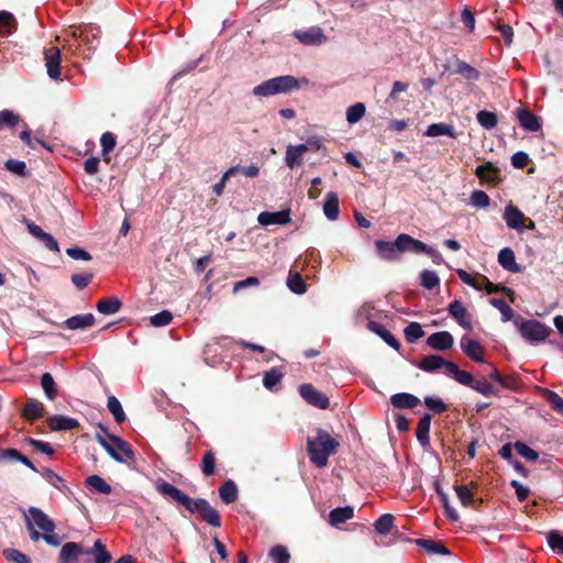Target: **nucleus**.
<instances>
[{
	"instance_id": "nucleus-1",
	"label": "nucleus",
	"mask_w": 563,
	"mask_h": 563,
	"mask_svg": "<svg viewBox=\"0 0 563 563\" xmlns=\"http://www.w3.org/2000/svg\"><path fill=\"white\" fill-rule=\"evenodd\" d=\"M157 492L184 506L191 515L198 514L200 519L211 527L220 528L221 516L205 498L192 499L176 486L162 482L157 485Z\"/></svg>"
},
{
	"instance_id": "nucleus-2",
	"label": "nucleus",
	"mask_w": 563,
	"mask_h": 563,
	"mask_svg": "<svg viewBox=\"0 0 563 563\" xmlns=\"http://www.w3.org/2000/svg\"><path fill=\"white\" fill-rule=\"evenodd\" d=\"M340 442L327 430L317 428L314 435L307 438L306 450L310 463L317 468H324L329 464V457L338 453Z\"/></svg>"
},
{
	"instance_id": "nucleus-3",
	"label": "nucleus",
	"mask_w": 563,
	"mask_h": 563,
	"mask_svg": "<svg viewBox=\"0 0 563 563\" xmlns=\"http://www.w3.org/2000/svg\"><path fill=\"white\" fill-rule=\"evenodd\" d=\"M99 429L110 442L99 434L97 435V441L114 461L123 463L128 460H134L135 454L129 442L118 435L109 433L108 428L101 423H99Z\"/></svg>"
},
{
	"instance_id": "nucleus-4",
	"label": "nucleus",
	"mask_w": 563,
	"mask_h": 563,
	"mask_svg": "<svg viewBox=\"0 0 563 563\" xmlns=\"http://www.w3.org/2000/svg\"><path fill=\"white\" fill-rule=\"evenodd\" d=\"M298 81L292 76H279L257 85L253 89L255 96H273L280 92H289L297 88Z\"/></svg>"
},
{
	"instance_id": "nucleus-5",
	"label": "nucleus",
	"mask_w": 563,
	"mask_h": 563,
	"mask_svg": "<svg viewBox=\"0 0 563 563\" xmlns=\"http://www.w3.org/2000/svg\"><path fill=\"white\" fill-rule=\"evenodd\" d=\"M516 324L521 336L532 344L545 341L552 332L550 327L533 319L521 322L516 321Z\"/></svg>"
},
{
	"instance_id": "nucleus-6",
	"label": "nucleus",
	"mask_w": 563,
	"mask_h": 563,
	"mask_svg": "<svg viewBox=\"0 0 563 563\" xmlns=\"http://www.w3.org/2000/svg\"><path fill=\"white\" fill-rule=\"evenodd\" d=\"M298 390L301 398L309 405L323 410L330 408L329 397L316 389L313 385L302 384L299 386Z\"/></svg>"
},
{
	"instance_id": "nucleus-7",
	"label": "nucleus",
	"mask_w": 563,
	"mask_h": 563,
	"mask_svg": "<svg viewBox=\"0 0 563 563\" xmlns=\"http://www.w3.org/2000/svg\"><path fill=\"white\" fill-rule=\"evenodd\" d=\"M460 384L471 387L473 390L484 395L490 396L497 391L493 385L487 382L485 377H474L471 373L460 369Z\"/></svg>"
},
{
	"instance_id": "nucleus-8",
	"label": "nucleus",
	"mask_w": 563,
	"mask_h": 563,
	"mask_svg": "<svg viewBox=\"0 0 563 563\" xmlns=\"http://www.w3.org/2000/svg\"><path fill=\"white\" fill-rule=\"evenodd\" d=\"M292 35L303 45L320 46L327 43L328 37L320 26L296 30Z\"/></svg>"
},
{
	"instance_id": "nucleus-9",
	"label": "nucleus",
	"mask_w": 563,
	"mask_h": 563,
	"mask_svg": "<svg viewBox=\"0 0 563 563\" xmlns=\"http://www.w3.org/2000/svg\"><path fill=\"white\" fill-rule=\"evenodd\" d=\"M399 235L394 242H387L383 240L375 241L376 253L379 258L388 262H395L400 258V254L404 253L402 249L399 247Z\"/></svg>"
},
{
	"instance_id": "nucleus-10",
	"label": "nucleus",
	"mask_w": 563,
	"mask_h": 563,
	"mask_svg": "<svg viewBox=\"0 0 563 563\" xmlns=\"http://www.w3.org/2000/svg\"><path fill=\"white\" fill-rule=\"evenodd\" d=\"M290 209H285L276 212L263 211L258 214L257 221L261 225L267 227L272 224L286 225L291 222Z\"/></svg>"
},
{
	"instance_id": "nucleus-11",
	"label": "nucleus",
	"mask_w": 563,
	"mask_h": 563,
	"mask_svg": "<svg viewBox=\"0 0 563 563\" xmlns=\"http://www.w3.org/2000/svg\"><path fill=\"white\" fill-rule=\"evenodd\" d=\"M91 551L85 550L81 543L66 542L59 551V563H73L79 555H90Z\"/></svg>"
},
{
	"instance_id": "nucleus-12",
	"label": "nucleus",
	"mask_w": 563,
	"mask_h": 563,
	"mask_svg": "<svg viewBox=\"0 0 563 563\" xmlns=\"http://www.w3.org/2000/svg\"><path fill=\"white\" fill-rule=\"evenodd\" d=\"M460 346L464 351V353L473 361L479 362V363H482L484 361V358H483L484 347L478 341H475V340L464 335L460 340Z\"/></svg>"
},
{
	"instance_id": "nucleus-13",
	"label": "nucleus",
	"mask_w": 563,
	"mask_h": 563,
	"mask_svg": "<svg viewBox=\"0 0 563 563\" xmlns=\"http://www.w3.org/2000/svg\"><path fill=\"white\" fill-rule=\"evenodd\" d=\"M309 151L308 144L288 145L286 148L285 162L286 165L294 169L302 163V156Z\"/></svg>"
},
{
	"instance_id": "nucleus-14",
	"label": "nucleus",
	"mask_w": 563,
	"mask_h": 563,
	"mask_svg": "<svg viewBox=\"0 0 563 563\" xmlns=\"http://www.w3.org/2000/svg\"><path fill=\"white\" fill-rule=\"evenodd\" d=\"M29 514L30 518H27V520H31L33 526H36L44 532H53L55 530L54 522L41 509L30 507Z\"/></svg>"
},
{
	"instance_id": "nucleus-15",
	"label": "nucleus",
	"mask_w": 563,
	"mask_h": 563,
	"mask_svg": "<svg viewBox=\"0 0 563 563\" xmlns=\"http://www.w3.org/2000/svg\"><path fill=\"white\" fill-rule=\"evenodd\" d=\"M427 343L433 350L445 351L453 345L454 339L450 332L440 331L429 335Z\"/></svg>"
},
{
	"instance_id": "nucleus-16",
	"label": "nucleus",
	"mask_w": 563,
	"mask_h": 563,
	"mask_svg": "<svg viewBox=\"0 0 563 563\" xmlns=\"http://www.w3.org/2000/svg\"><path fill=\"white\" fill-rule=\"evenodd\" d=\"M47 424L52 431H64L78 429L80 423L77 419L56 415L47 419Z\"/></svg>"
},
{
	"instance_id": "nucleus-17",
	"label": "nucleus",
	"mask_w": 563,
	"mask_h": 563,
	"mask_svg": "<svg viewBox=\"0 0 563 563\" xmlns=\"http://www.w3.org/2000/svg\"><path fill=\"white\" fill-rule=\"evenodd\" d=\"M525 214L518 208L509 203L504 211V220L510 229L523 230Z\"/></svg>"
},
{
	"instance_id": "nucleus-18",
	"label": "nucleus",
	"mask_w": 563,
	"mask_h": 563,
	"mask_svg": "<svg viewBox=\"0 0 563 563\" xmlns=\"http://www.w3.org/2000/svg\"><path fill=\"white\" fill-rule=\"evenodd\" d=\"M398 245H399V247L402 249L404 253L410 252L413 254H420V253H426V251L428 250L427 244H424L423 242H421L419 240L413 239L412 236H410L409 234H406V233L399 234V244Z\"/></svg>"
},
{
	"instance_id": "nucleus-19",
	"label": "nucleus",
	"mask_w": 563,
	"mask_h": 563,
	"mask_svg": "<svg viewBox=\"0 0 563 563\" xmlns=\"http://www.w3.org/2000/svg\"><path fill=\"white\" fill-rule=\"evenodd\" d=\"M95 317L92 313L76 314L64 321V325L69 330L88 329L95 324Z\"/></svg>"
},
{
	"instance_id": "nucleus-20",
	"label": "nucleus",
	"mask_w": 563,
	"mask_h": 563,
	"mask_svg": "<svg viewBox=\"0 0 563 563\" xmlns=\"http://www.w3.org/2000/svg\"><path fill=\"white\" fill-rule=\"evenodd\" d=\"M393 407L398 409H411L420 404V399L408 393H398L390 397Z\"/></svg>"
},
{
	"instance_id": "nucleus-21",
	"label": "nucleus",
	"mask_w": 563,
	"mask_h": 563,
	"mask_svg": "<svg viewBox=\"0 0 563 563\" xmlns=\"http://www.w3.org/2000/svg\"><path fill=\"white\" fill-rule=\"evenodd\" d=\"M517 117H518V121H519L520 125L525 130L530 131V132H537L541 129L540 118L537 117L536 114H533L532 112L525 110V109H520L518 111Z\"/></svg>"
},
{
	"instance_id": "nucleus-22",
	"label": "nucleus",
	"mask_w": 563,
	"mask_h": 563,
	"mask_svg": "<svg viewBox=\"0 0 563 563\" xmlns=\"http://www.w3.org/2000/svg\"><path fill=\"white\" fill-rule=\"evenodd\" d=\"M45 407L37 399H29L22 410V417L26 420L34 421L44 416Z\"/></svg>"
},
{
	"instance_id": "nucleus-23",
	"label": "nucleus",
	"mask_w": 563,
	"mask_h": 563,
	"mask_svg": "<svg viewBox=\"0 0 563 563\" xmlns=\"http://www.w3.org/2000/svg\"><path fill=\"white\" fill-rule=\"evenodd\" d=\"M498 263L499 265L511 273H519L520 266L516 262L515 253L509 247H504L498 253Z\"/></svg>"
},
{
	"instance_id": "nucleus-24",
	"label": "nucleus",
	"mask_w": 563,
	"mask_h": 563,
	"mask_svg": "<svg viewBox=\"0 0 563 563\" xmlns=\"http://www.w3.org/2000/svg\"><path fill=\"white\" fill-rule=\"evenodd\" d=\"M354 517V508L351 506L336 507L329 514V523L333 527H338L341 523Z\"/></svg>"
},
{
	"instance_id": "nucleus-25",
	"label": "nucleus",
	"mask_w": 563,
	"mask_h": 563,
	"mask_svg": "<svg viewBox=\"0 0 563 563\" xmlns=\"http://www.w3.org/2000/svg\"><path fill=\"white\" fill-rule=\"evenodd\" d=\"M368 329L376 333L379 338H382L389 346L395 349L396 351H399L400 343L398 340L391 334L390 331H388L383 324L369 321L368 322Z\"/></svg>"
},
{
	"instance_id": "nucleus-26",
	"label": "nucleus",
	"mask_w": 563,
	"mask_h": 563,
	"mask_svg": "<svg viewBox=\"0 0 563 563\" xmlns=\"http://www.w3.org/2000/svg\"><path fill=\"white\" fill-rule=\"evenodd\" d=\"M431 426V416L429 413L423 415L417 426L416 437L422 446H427L430 443L429 432Z\"/></svg>"
},
{
	"instance_id": "nucleus-27",
	"label": "nucleus",
	"mask_w": 563,
	"mask_h": 563,
	"mask_svg": "<svg viewBox=\"0 0 563 563\" xmlns=\"http://www.w3.org/2000/svg\"><path fill=\"white\" fill-rule=\"evenodd\" d=\"M323 212L324 216L331 221H335L339 218V198L335 192L330 191L325 195Z\"/></svg>"
},
{
	"instance_id": "nucleus-28",
	"label": "nucleus",
	"mask_w": 563,
	"mask_h": 563,
	"mask_svg": "<svg viewBox=\"0 0 563 563\" xmlns=\"http://www.w3.org/2000/svg\"><path fill=\"white\" fill-rule=\"evenodd\" d=\"M416 544L429 554H450L451 552L442 542L431 539H417Z\"/></svg>"
},
{
	"instance_id": "nucleus-29",
	"label": "nucleus",
	"mask_w": 563,
	"mask_h": 563,
	"mask_svg": "<svg viewBox=\"0 0 563 563\" xmlns=\"http://www.w3.org/2000/svg\"><path fill=\"white\" fill-rule=\"evenodd\" d=\"M499 168L492 163L479 165L475 169L476 176L483 181L496 183L498 180Z\"/></svg>"
},
{
	"instance_id": "nucleus-30",
	"label": "nucleus",
	"mask_w": 563,
	"mask_h": 563,
	"mask_svg": "<svg viewBox=\"0 0 563 563\" xmlns=\"http://www.w3.org/2000/svg\"><path fill=\"white\" fill-rule=\"evenodd\" d=\"M97 310L102 314H113L122 307V301L118 297H106L97 302Z\"/></svg>"
},
{
	"instance_id": "nucleus-31",
	"label": "nucleus",
	"mask_w": 563,
	"mask_h": 563,
	"mask_svg": "<svg viewBox=\"0 0 563 563\" xmlns=\"http://www.w3.org/2000/svg\"><path fill=\"white\" fill-rule=\"evenodd\" d=\"M445 360L440 355H427L416 366L423 372H435L443 367Z\"/></svg>"
},
{
	"instance_id": "nucleus-32",
	"label": "nucleus",
	"mask_w": 563,
	"mask_h": 563,
	"mask_svg": "<svg viewBox=\"0 0 563 563\" xmlns=\"http://www.w3.org/2000/svg\"><path fill=\"white\" fill-rule=\"evenodd\" d=\"M46 70H60V51L57 46H49L44 49Z\"/></svg>"
},
{
	"instance_id": "nucleus-33",
	"label": "nucleus",
	"mask_w": 563,
	"mask_h": 563,
	"mask_svg": "<svg viewBox=\"0 0 563 563\" xmlns=\"http://www.w3.org/2000/svg\"><path fill=\"white\" fill-rule=\"evenodd\" d=\"M219 496L225 504H232L238 499V486L232 479H228L219 487Z\"/></svg>"
},
{
	"instance_id": "nucleus-34",
	"label": "nucleus",
	"mask_w": 563,
	"mask_h": 563,
	"mask_svg": "<svg viewBox=\"0 0 563 563\" xmlns=\"http://www.w3.org/2000/svg\"><path fill=\"white\" fill-rule=\"evenodd\" d=\"M86 486L97 493L109 495L112 487L99 475H91L86 478Z\"/></svg>"
},
{
	"instance_id": "nucleus-35",
	"label": "nucleus",
	"mask_w": 563,
	"mask_h": 563,
	"mask_svg": "<svg viewBox=\"0 0 563 563\" xmlns=\"http://www.w3.org/2000/svg\"><path fill=\"white\" fill-rule=\"evenodd\" d=\"M434 488H435V492L438 494V496L440 497V500L442 503V506L444 508V511H445V515L452 520V521H455L457 520V512L455 511V509L450 505V501H449V496L448 494L444 492L441 483L439 481H435L434 482Z\"/></svg>"
},
{
	"instance_id": "nucleus-36",
	"label": "nucleus",
	"mask_w": 563,
	"mask_h": 563,
	"mask_svg": "<svg viewBox=\"0 0 563 563\" xmlns=\"http://www.w3.org/2000/svg\"><path fill=\"white\" fill-rule=\"evenodd\" d=\"M87 551H91L90 554L93 555L96 563H110L112 561L111 553L107 550L101 540H96L92 549H88Z\"/></svg>"
},
{
	"instance_id": "nucleus-37",
	"label": "nucleus",
	"mask_w": 563,
	"mask_h": 563,
	"mask_svg": "<svg viewBox=\"0 0 563 563\" xmlns=\"http://www.w3.org/2000/svg\"><path fill=\"white\" fill-rule=\"evenodd\" d=\"M216 453L212 450H208L203 453L200 468L205 477H210L216 473Z\"/></svg>"
},
{
	"instance_id": "nucleus-38",
	"label": "nucleus",
	"mask_w": 563,
	"mask_h": 563,
	"mask_svg": "<svg viewBox=\"0 0 563 563\" xmlns=\"http://www.w3.org/2000/svg\"><path fill=\"white\" fill-rule=\"evenodd\" d=\"M41 386L47 399L54 400L57 397V386L51 373L41 376Z\"/></svg>"
},
{
	"instance_id": "nucleus-39",
	"label": "nucleus",
	"mask_w": 563,
	"mask_h": 563,
	"mask_svg": "<svg viewBox=\"0 0 563 563\" xmlns=\"http://www.w3.org/2000/svg\"><path fill=\"white\" fill-rule=\"evenodd\" d=\"M109 411L112 413L117 423H122L125 421L126 416L122 408L120 400L115 396H109L107 402Z\"/></svg>"
},
{
	"instance_id": "nucleus-40",
	"label": "nucleus",
	"mask_w": 563,
	"mask_h": 563,
	"mask_svg": "<svg viewBox=\"0 0 563 563\" xmlns=\"http://www.w3.org/2000/svg\"><path fill=\"white\" fill-rule=\"evenodd\" d=\"M284 373L278 367H272L263 375V385L266 389L272 390L277 384L280 383Z\"/></svg>"
},
{
	"instance_id": "nucleus-41",
	"label": "nucleus",
	"mask_w": 563,
	"mask_h": 563,
	"mask_svg": "<svg viewBox=\"0 0 563 563\" xmlns=\"http://www.w3.org/2000/svg\"><path fill=\"white\" fill-rule=\"evenodd\" d=\"M287 286L292 292L298 295H301L307 290V285L298 272L290 271L287 279Z\"/></svg>"
},
{
	"instance_id": "nucleus-42",
	"label": "nucleus",
	"mask_w": 563,
	"mask_h": 563,
	"mask_svg": "<svg viewBox=\"0 0 563 563\" xmlns=\"http://www.w3.org/2000/svg\"><path fill=\"white\" fill-rule=\"evenodd\" d=\"M18 26L14 15L8 11H0V34H10Z\"/></svg>"
},
{
	"instance_id": "nucleus-43",
	"label": "nucleus",
	"mask_w": 563,
	"mask_h": 563,
	"mask_svg": "<svg viewBox=\"0 0 563 563\" xmlns=\"http://www.w3.org/2000/svg\"><path fill=\"white\" fill-rule=\"evenodd\" d=\"M394 516L390 514L382 515L374 523L375 531L378 534H387L394 527Z\"/></svg>"
},
{
	"instance_id": "nucleus-44",
	"label": "nucleus",
	"mask_w": 563,
	"mask_h": 563,
	"mask_svg": "<svg viewBox=\"0 0 563 563\" xmlns=\"http://www.w3.org/2000/svg\"><path fill=\"white\" fill-rule=\"evenodd\" d=\"M448 134L451 137H455L453 125H449L445 123H432L428 126L426 131V135L428 136H440Z\"/></svg>"
},
{
	"instance_id": "nucleus-45",
	"label": "nucleus",
	"mask_w": 563,
	"mask_h": 563,
	"mask_svg": "<svg viewBox=\"0 0 563 563\" xmlns=\"http://www.w3.org/2000/svg\"><path fill=\"white\" fill-rule=\"evenodd\" d=\"M460 280L464 284L472 286L476 290L484 289V284L487 283V278L482 275L472 276L465 271L460 269Z\"/></svg>"
},
{
	"instance_id": "nucleus-46",
	"label": "nucleus",
	"mask_w": 563,
	"mask_h": 563,
	"mask_svg": "<svg viewBox=\"0 0 563 563\" xmlns=\"http://www.w3.org/2000/svg\"><path fill=\"white\" fill-rule=\"evenodd\" d=\"M366 108L362 102H356L353 106L349 107L346 110V121L350 124H355L358 122L365 114Z\"/></svg>"
},
{
	"instance_id": "nucleus-47",
	"label": "nucleus",
	"mask_w": 563,
	"mask_h": 563,
	"mask_svg": "<svg viewBox=\"0 0 563 563\" xmlns=\"http://www.w3.org/2000/svg\"><path fill=\"white\" fill-rule=\"evenodd\" d=\"M100 143H101L104 161L107 163H109L110 157L108 156V154L113 151V148L115 147V144H117L114 134L111 132H104L101 135Z\"/></svg>"
},
{
	"instance_id": "nucleus-48",
	"label": "nucleus",
	"mask_w": 563,
	"mask_h": 563,
	"mask_svg": "<svg viewBox=\"0 0 563 563\" xmlns=\"http://www.w3.org/2000/svg\"><path fill=\"white\" fill-rule=\"evenodd\" d=\"M489 202L490 198L483 190H474L470 197V205L476 209H485Z\"/></svg>"
},
{
	"instance_id": "nucleus-49",
	"label": "nucleus",
	"mask_w": 563,
	"mask_h": 563,
	"mask_svg": "<svg viewBox=\"0 0 563 563\" xmlns=\"http://www.w3.org/2000/svg\"><path fill=\"white\" fill-rule=\"evenodd\" d=\"M404 334L408 343H415L424 335V331L419 323L411 322L405 328Z\"/></svg>"
},
{
	"instance_id": "nucleus-50",
	"label": "nucleus",
	"mask_w": 563,
	"mask_h": 563,
	"mask_svg": "<svg viewBox=\"0 0 563 563\" xmlns=\"http://www.w3.org/2000/svg\"><path fill=\"white\" fill-rule=\"evenodd\" d=\"M490 305L500 311L501 320L504 322H507L512 319L514 310L504 299L493 298L490 299Z\"/></svg>"
},
{
	"instance_id": "nucleus-51",
	"label": "nucleus",
	"mask_w": 563,
	"mask_h": 563,
	"mask_svg": "<svg viewBox=\"0 0 563 563\" xmlns=\"http://www.w3.org/2000/svg\"><path fill=\"white\" fill-rule=\"evenodd\" d=\"M268 556L275 563H289L290 561V553L288 552L287 548L283 545L273 547L268 552Z\"/></svg>"
},
{
	"instance_id": "nucleus-52",
	"label": "nucleus",
	"mask_w": 563,
	"mask_h": 563,
	"mask_svg": "<svg viewBox=\"0 0 563 563\" xmlns=\"http://www.w3.org/2000/svg\"><path fill=\"white\" fill-rule=\"evenodd\" d=\"M4 168L9 170L10 173L18 175L20 177H26L29 176V172L26 169V164L23 161L18 159H8L4 163Z\"/></svg>"
},
{
	"instance_id": "nucleus-53",
	"label": "nucleus",
	"mask_w": 563,
	"mask_h": 563,
	"mask_svg": "<svg viewBox=\"0 0 563 563\" xmlns=\"http://www.w3.org/2000/svg\"><path fill=\"white\" fill-rule=\"evenodd\" d=\"M476 118L478 123L486 130H490L497 124V115L487 110H481L477 112Z\"/></svg>"
},
{
	"instance_id": "nucleus-54",
	"label": "nucleus",
	"mask_w": 563,
	"mask_h": 563,
	"mask_svg": "<svg viewBox=\"0 0 563 563\" xmlns=\"http://www.w3.org/2000/svg\"><path fill=\"white\" fill-rule=\"evenodd\" d=\"M43 475L47 479V482L58 490L66 492L68 489L67 486L65 485L64 478L60 477L51 468H44Z\"/></svg>"
},
{
	"instance_id": "nucleus-55",
	"label": "nucleus",
	"mask_w": 563,
	"mask_h": 563,
	"mask_svg": "<svg viewBox=\"0 0 563 563\" xmlns=\"http://www.w3.org/2000/svg\"><path fill=\"white\" fill-rule=\"evenodd\" d=\"M461 20L464 23L465 26V35L464 37H472V34L475 30V18L474 14L471 12L468 8H464L461 13Z\"/></svg>"
},
{
	"instance_id": "nucleus-56",
	"label": "nucleus",
	"mask_w": 563,
	"mask_h": 563,
	"mask_svg": "<svg viewBox=\"0 0 563 563\" xmlns=\"http://www.w3.org/2000/svg\"><path fill=\"white\" fill-rule=\"evenodd\" d=\"M549 547L559 553L563 554V534L556 530H551L547 536Z\"/></svg>"
},
{
	"instance_id": "nucleus-57",
	"label": "nucleus",
	"mask_w": 563,
	"mask_h": 563,
	"mask_svg": "<svg viewBox=\"0 0 563 563\" xmlns=\"http://www.w3.org/2000/svg\"><path fill=\"white\" fill-rule=\"evenodd\" d=\"M543 395L547 401L551 405V407L561 416H563V398L559 396L556 393L544 389Z\"/></svg>"
},
{
	"instance_id": "nucleus-58",
	"label": "nucleus",
	"mask_w": 563,
	"mask_h": 563,
	"mask_svg": "<svg viewBox=\"0 0 563 563\" xmlns=\"http://www.w3.org/2000/svg\"><path fill=\"white\" fill-rule=\"evenodd\" d=\"M173 313L168 310H162L161 312L151 317L150 322L153 327L159 328L169 324L173 320Z\"/></svg>"
},
{
	"instance_id": "nucleus-59",
	"label": "nucleus",
	"mask_w": 563,
	"mask_h": 563,
	"mask_svg": "<svg viewBox=\"0 0 563 563\" xmlns=\"http://www.w3.org/2000/svg\"><path fill=\"white\" fill-rule=\"evenodd\" d=\"M3 556L7 561L13 563H32L27 555L15 549L3 550Z\"/></svg>"
},
{
	"instance_id": "nucleus-60",
	"label": "nucleus",
	"mask_w": 563,
	"mask_h": 563,
	"mask_svg": "<svg viewBox=\"0 0 563 563\" xmlns=\"http://www.w3.org/2000/svg\"><path fill=\"white\" fill-rule=\"evenodd\" d=\"M210 55H211L210 52H208L206 54H200L199 57L187 62L186 68L184 70H195L197 67H200V68L210 67V65L208 63L210 59Z\"/></svg>"
},
{
	"instance_id": "nucleus-61",
	"label": "nucleus",
	"mask_w": 563,
	"mask_h": 563,
	"mask_svg": "<svg viewBox=\"0 0 563 563\" xmlns=\"http://www.w3.org/2000/svg\"><path fill=\"white\" fill-rule=\"evenodd\" d=\"M424 405L426 407L433 411L434 413H442L448 409V406L443 402L442 399L427 396L424 398Z\"/></svg>"
},
{
	"instance_id": "nucleus-62",
	"label": "nucleus",
	"mask_w": 563,
	"mask_h": 563,
	"mask_svg": "<svg viewBox=\"0 0 563 563\" xmlns=\"http://www.w3.org/2000/svg\"><path fill=\"white\" fill-rule=\"evenodd\" d=\"M440 283L438 275L432 271H423L421 273V285L427 289L435 288Z\"/></svg>"
},
{
	"instance_id": "nucleus-63",
	"label": "nucleus",
	"mask_w": 563,
	"mask_h": 563,
	"mask_svg": "<svg viewBox=\"0 0 563 563\" xmlns=\"http://www.w3.org/2000/svg\"><path fill=\"white\" fill-rule=\"evenodd\" d=\"M482 503L481 498H475L473 493L466 487L460 485V503L463 506H472L475 507L476 503Z\"/></svg>"
},
{
	"instance_id": "nucleus-64",
	"label": "nucleus",
	"mask_w": 563,
	"mask_h": 563,
	"mask_svg": "<svg viewBox=\"0 0 563 563\" xmlns=\"http://www.w3.org/2000/svg\"><path fill=\"white\" fill-rule=\"evenodd\" d=\"M92 278V273L74 274L71 275V283L77 289L81 290L91 283Z\"/></svg>"
}]
</instances>
